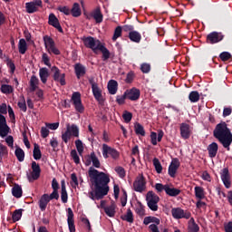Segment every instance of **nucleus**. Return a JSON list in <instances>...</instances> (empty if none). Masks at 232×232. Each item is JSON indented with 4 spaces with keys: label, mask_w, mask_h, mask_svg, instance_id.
Here are the masks:
<instances>
[{
    "label": "nucleus",
    "mask_w": 232,
    "mask_h": 232,
    "mask_svg": "<svg viewBox=\"0 0 232 232\" xmlns=\"http://www.w3.org/2000/svg\"><path fill=\"white\" fill-rule=\"evenodd\" d=\"M90 183L93 186L94 190L88 193L91 200H102L110 191V175L90 167L88 170Z\"/></svg>",
    "instance_id": "1"
},
{
    "label": "nucleus",
    "mask_w": 232,
    "mask_h": 232,
    "mask_svg": "<svg viewBox=\"0 0 232 232\" xmlns=\"http://www.w3.org/2000/svg\"><path fill=\"white\" fill-rule=\"evenodd\" d=\"M213 136L222 144L223 148L229 151V147L232 143V133L231 130L227 127V123L221 121L217 124L213 130Z\"/></svg>",
    "instance_id": "2"
},
{
    "label": "nucleus",
    "mask_w": 232,
    "mask_h": 232,
    "mask_svg": "<svg viewBox=\"0 0 232 232\" xmlns=\"http://www.w3.org/2000/svg\"><path fill=\"white\" fill-rule=\"evenodd\" d=\"M147 206L151 211H159V202L160 198L153 191H149L146 195Z\"/></svg>",
    "instance_id": "3"
},
{
    "label": "nucleus",
    "mask_w": 232,
    "mask_h": 232,
    "mask_svg": "<svg viewBox=\"0 0 232 232\" xmlns=\"http://www.w3.org/2000/svg\"><path fill=\"white\" fill-rule=\"evenodd\" d=\"M102 153L103 159H110V157H111L113 160H117L121 157V153L119 152V150H117L112 147H110L106 143L102 144Z\"/></svg>",
    "instance_id": "4"
},
{
    "label": "nucleus",
    "mask_w": 232,
    "mask_h": 232,
    "mask_svg": "<svg viewBox=\"0 0 232 232\" xmlns=\"http://www.w3.org/2000/svg\"><path fill=\"white\" fill-rule=\"evenodd\" d=\"M71 101L74 106V109L78 113H84V105H82V100L81 99V92H75L72 93Z\"/></svg>",
    "instance_id": "5"
},
{
    "label": "nucleus",
    "mask_w": 232,
    "mask_h": 232,
    "mask_svg": "<svg viewBox=\"0 0 232 232\" xmlns=\"http://www.w3.org/2000/svg\"><path fill=\"white\" fill-rule=\"evenodd\" d=\"M83 44L86 48H90L92 50L93 53H97V50L99 49V43L101 41L95 40L92 36H87L82 38Z\"/></svg>",
    "instance_id": "6"
},
{
    "label": "nucleus",
    "mask_w": 232,
    "mask_h": 232,
    "mask_svg": "<svg viewBox=\"0 0 232 232\" xmlns=\"http://www.w3.org/2000/svg\"><path fill=\"white\" fill-rule=\"evenodd\" d=\"M224 34L214 31L207 35L206 43L208 44H217L218 43L224 41Z\"/></svg>",
    "instance_id": "7"
},
{
    "label": "nucleus",
    "mask_w": 232,
    "mask_h": 232,
    "mask_svg": "<svg viewBox=\"0 0 232 232\" xmlns=\"http://www.w3.org/2000/svg\"><path fill=\"white\" fill-rule=\"evenodd\" d=\"M31 168L33 171L31 172V175L27 173V179L29 182H34V180H38L41 177V166H39L37 162L33 161Z\"/></svg>",
    "instance_id": "8"
},
{
    "label": "nucleus",
    "mask_w": 232,
    "mask_h": 232,
    "mask_svg": "<svg viewBox=\"0 0 232 232\" xmlns=\"http://www.w3.org/2000/svg\"><path fill=\"white\" fill-rule=\"evenodd\" d=\"M171 215L173 218L179 220L180 218H186L187 220L191 218V212L184 211V209L180 208H174L171 209Z\"/></svg>",
    "instance_id": "9"
},
{
    "label": "nucleus",
    "mask_w": 232,
    "mask_h": 232,
    "mask_svg": "<svg viewBox=\"0 0 232 232\" xmlns=\"http://www.w3.org/2000/svg\"><path fill=\"white\" fill-rule=\"evenodd\" d=\"M51 71L53 72V78L55 82H60L61 86L66 85V74L61 73V70L57 68V66H53Z\"/></svg>",
    "instance_id": "10"
},
{
    "label": "nucleus",
    "mask_w": 232,
    "mask_h": 232,
    "mask_svg": "<svg viewBox=\"0 0 232 232\" xmlns=\"http://www.w3.org/2000/svg\"><path fill=\"white\" fill-rule=\"evenodd\" d=\"M133 188L134 191L138 193H142L146 189V179L144 175H140L136 178L135 181L133 182Z\"/></svg>",
    "instance_id": "11"
},
{
    "label": "nucleus",
    "mask_w": 232,
    "mask_h": 232,
    "mask_svg": "<svg viewBox=\"0 0 232 232\" xmlns=\"http://www.w3.org/2000/svg\"><path fill=\"white\" fill-rule=\"evenodd\" d=\"M86 19H88L89 21L90 19H94L95 23H97L98 24H101V23L104 21V15L101 11V7L100 6L96 7L92 12L90 13V14L86 16Z\"/></svg>",
    "instance_id": "12"
},
{
    "label": "nucleus",
    "mask_w": 232,
    "mask_h": 232,
    "mask_svg": "<svg viewBox=\"0 0 232 232\" xmlns=\"http://www.w3.org/2000/svg\"><path fill=\"white\" fill-rule=\"evenodd\" d=\"M179 168H180V161L179 160V159H172L168 170V173L169 177H171V179H175Z\"/></svg>",
    "instance_id": "13"
},
{
    "label": "nucleus",
    "mask_w": 232,
    "mask_h": 232,
    "mask_svg": "<svg viewBox=\"0 0 232 232\" xmlns=\"http://www.w3.org/2000/svg\"><path fill=\"white\" fill-rule=\"evenodd\" d=\"M179 131L180 137L181 139H184V140H188V139L191 137V126L186 122L180 123Z\"/></svg>",
    "instance_id": "14"
},
{
    "label": "nucleus",
    "mask_w": 232,
    "mask_h": 232,
    "mask_svg": "<svg viewBox=\"0 0 232 232\" xmlns=\"http://www.w3.org/2000/svg\"><path fill=\"white\" fill-rule=\"evenodd\" d=\"M125 95L129 101H139L140 99V90L133 87L125 91Z\"/></svg>",
    "instance_id": "15"
},
{
    "label": "nucleus",
    "mask_w": 232,
    "mask_h": 232,
    "mask_svg": "<svg viewBox=\"0 0 232 232\" xmlns=\"http://www.w3.org/2000/svg\"><path fill=\"white\" fill-rule=\"evenodd\" d=\"M221 180L227 189H229V188H231V176L229 175V169L224 168L222 169Z\"/></svg>",
    "instance_id": "16"
},
{
    "label": "nucleus",
    "mask_w": 232,
    "mask_h": 232,
    "mask_svg": "<svg viewBox=\"0 0 232 232\" xmlns=\"http://www.w3.org/2000/svg\"><path fill=\"white\" fill-rule=\"evenodd\" d=\"M73 210L72 208L67 209V224L70 232H75V220L73 219Z\"/></svg>",
    "instance_id": "17"
},
{
    "label": "nucleus",
    "mask_w": 232,
    "mask_h": 232,
    "mask_svg": "<svg viewBox=\"0 0 232 232\" xmlns=\"http://www.w3.org/2000/svg\"><path fill=\"white\" fill-rule=\"evenodd\" d=\"M48 24L51 26H53V28H56L60 34H63V27L61 26V24L59 23V19H57V16H55L53 14H49V21Z\"/></svg>",
    "instance_id": "18"
},
{
    "label": "nucleus",
    "mask_w": 232,
    "mask_h": 232,
    "mask_svg": "<svg viewBox=\"0 0 232 232\" xmlns=\"http://www.w3.org/2000/svg\"><path fill=\"white\" fill-rule=\"evenodd\" d=\"M92 95L101 106L104 105V98H102V91L99 88V85L92 87Z\"/></svg>",
    "instance_id": "19"
},
{
    "label": "nucleus",
    "mask_w": 232,
    "mask_h": 232,
    "mask_svg": "<svg viewBox=\"0 0 232 232\" xmlns=\"http://www.w3.org/2000/svg\"><path fill=\"white\" fill-rule=\"evenodd\" d=\"M98 50L102 53V61H108L110 59V56L111 55V53H110V50L102 44V43L98 42Z\"/></svg>",
    "instance_id": "20"
},
{
    "label": "nucleus",
    "mask_w": 232,
    "mask_h": 232,
    "mask_svg": "<svg viewBox=\"0 0 232 232\" xmlns=\"http://www.w3.org/2000/svg\"><path fill=\"white\" fill-rule=\"evenodd\" d=\"M74 72L77 79H81L86 75V66L82 65V63H76L74 65Z\"/></svg>",
    "instance_id": "21"
},
{
    "label": "nucleus",
    "mask_w": 232,
    "mask_h": 232,
    "mask_svg": "<svg viewBox=\"0 0 232 232\" xmlns=\"http://www.w3.org/2000/svg\"><path fill=\"white\" fill-rule=\"evenodd\" d=\"M50 203V199L48 198V194H44L40 198L38 201V206L41 211H46V208L48 204Z\"/></svg>",
    "instance_id": "22"
},
{
    "label": "nucleus",
    "mask_w": 232,
    "mask_h": 232,
    "mask_svg": "<svg viewBox=\"0 0 232 232\" xmlns=\"http://www.w3.org/2000/svg\"><path fill=\"white\" fill-rule=\"evenodd\" d=\"M208 157L210 159H215L217 153H218V144L217 142H212L208 146Z\"/></svg>",
    "instance_id": "23"
},
{
    "label": "nucleus",
    "mask_w": 232,
    "mask_h": 232,
    "mask_svg": "<svg viewBox=\"0 0 232 232\" xmlns=\"http://www.w3.org/2000/svg\"><path fill=\"white\" fill-rule=\"evenodd\" d=\"M115 209H117V205L115 204V201H111L110 206L104 208L105 215L110 218L115 217Z\"/></svg>",
    "instance_id": "24"
},
{
    "label": "nucleus",
    "mask_w": 232,
    "mask_h": 232,
    "mask_svg": "<svg viewBox=\"0 0 232 232\" xmlns=\"http://www.w3.org/2000/svg\"><path fill=\"white\" fill-rule=\"evenodd\" d=\"M61 198L63 204L68 202V191H66V181H64V179L61 181Z\"/></svg>",
    "instance_id": "25"
},
{
    "label": "nucleus",
    "mask_w": 232,
    "mask_h": 232,
    "mask_svg": "<svg viewBox=\"0 0 232 232\" xmlns=\"http://www.w3.org/2000/svg\"><path fill=\"white\" fill-rule=\"evenodd\" d=\"M39 76L43 84H46V82H48V78L50 77V72L48 71V68H41L39 70Z\"/></svg>",
    "instance_id": "26"
},
{
    "label": "nucleus",
    "mask_w": 232,
    "mask_h": 232,
    "mask_svg": "<svg viewBox=\"0 0 232 232\" xmlns=\"http://www.w3.org/2000/svg\"><path fill=\"white\" fill-rule=\"evenodd\" d=\"M129 39L131 43L139 44L142 40V35L138 31H131L129 33Z\"/></svg>",
    "instance_id": "27"
},
{
    "label": "nucleus",
    "mask_w": 232,
    "mask_h": 232,
    "mask_svg": "<svg viewBox=\"0 0 232 232\" xmlns=\"http://www.w3.org/2000/svg\"><path fill=\"white\" fill-rule=\"evenodd\" d=\"M107 88H108L109 93L111 95H115V93H117V90L119 88V83L115 80H111L108 82Z\"/></svg>",
    "instance_id": "28"
},
{
    "label": "nucleus",
    "mask_w": 232,
    "mask_h": 232,
    "mask_svg": "<svg viewBox=\"0 0 232 232\" xmlns=\"http://www.w3.org/2000/svg\"><path fill=\"white\" fill-rule=\"evenodd\" d=\"M29 84H30V92L31 93H34V92H35V90H38L39 89V78H37V76L35 75H33L30 79V82H29Z\"/></svg>",
    "instance_id": "29"
},
{
    "label": "nucleus",
    "mask_w": 232,
    "mask_h": 232,
    "mask_svg": "<svg viewBox=\"0 0 232 232\" xmlns=\"http://www.w3.org/2000/svg\"><path fill=\"white\" fill-rule=\"evenodd\" d=\"M200 231V227L195 222V218H191L188 223V232H198Z\"/></svg>",
    "instance_id": "30"
},
{
    "label": "nucleus",
    "mask_w": 232,
    "mask_h": 232,
    "mask_svg": "<svg viewBox=\"0 0 232 232\" xmlns=\"http://www.w3.org/2000/svg\"><path fill=\"white\" fill-rule=\"evenodd\" d=\"M25 10L27 14H35V12H39V5L33 2H27L25 3Z\"/></svg>",
    "instance_id": "31"
},
{
    "label": "nucleus",
    "mask_w": 232,
    "mask_h": 232,
    "mask_svg": "<svg viewBox=\"0 0 232 232\" xmlns=\"http://www.w3.org/2000/svg\"><path fill=\"white\" fill-rule=\"evenodd\" d=\"M12 195L15 198H21L23 197V188L19 184H14L12 188Z\"/></svg>",
    "instance_id": "32"
},
{
    "label": "nucleus",
    "mask_w": 232,
    "mask_h": 232,
    "mask_svg": "<svg viewBox=\"0 0 232 232\" xmlns=\"http://www.w3.org/2000/svg\"><path fill=\"white\" fill-rule=\"evenodd\" d=\"M165 193L169 195V197H179V195H180V189L169 188V185H166Z\"/></svg>",
    "instance_id": "33"
},
{
    "label": "nucleus",
    "mask_w": 232,
    "mask_h": 232,
    "mask_svg": "<svg viewBox=\"0 0 232 232\" xmlns=\"http://www.w3.org/2000/svg\"><path fill=\"white\" fill-rule=\"evenodd\" d=\"M18 50H19V53H21L22 55H24L26 53V51L28 50L26 40H24V38L19 40Z\"/></svg>",
    "instance_id": "34"
},
{
    "label": "nucleus",
    "mask_w": 232,
    "mask_h": 232,
    "mask_svg": "<svg viewBox=\"0 0 232 232\" xmlns=\"http://www.w3.org/2000/svg\"><path fill=\"white\" fill-rule=\"evenodd\" d=\"M69 130V133L72 137L79 138V127L75 124L70 125V123L67 124V129Z\"/></svg>",
    "instance_id": "35"
},
{
    "label": "nucleus",
    "mask_w": 232,
    "mask_h": 232,
    "mask_svg": "<svg viewBox=\"0 0 232 232\" xmlns=\"http://www.w3.org/2000/svg\"><path fill=\"white\" fill-rule=\"evenodd\" d=\"M134 211H135V213H137L139 215V217H144V215H146V210L144 209V205H142V202H140V201H137Z\"/></svg>",
    "instance_id": "36"
},
{
    "label": "nucleus",
    "mask_w": 232,
    "mask_h": 232,
    "mask_svg": "<svg viewBox=\"0 0 232 232\" xmlns=\"http://www.w3.org/2000/svg\"><path fill=\"white\" fill-rule=\"evenodd\" d=\"M71 14L72 15V17H81V5H79V3H74L72 5V8L71 10Z\"/></svg>",
    "instance_id": "37"
},
{
    "label": "nucleus",
    "mask_w": 232,
    "mask_h": 232,
    "mask_svg": "<svg viewBox=\"0 0 232 232\" xmlns=\"http://www.w3.org/2000/svg\"><path fill=\"white\" fill-rule=\"evenodd\" d=\"M134 131H135L136 135H141V137L146 136V130H144V126H142L139 122H136L134 124Z\"/></svg>",
    "instance_id": "38"
},
{
    "label": "nucleus",
    "mask_w": 232,
    "mask_h": 232,
    "mask_svg": "<svg viewBox=\"0 0 232 232\" xmlns=\"http://www.w3.org/2000/svg\"><path fill=\"white\" fill-rule=\"evenodd\" d=\"M33 157L34 160H41V158L43 157V154L41 153V149L39 148V145L37 143H34Z\"/></svg>",
    "instance_id": "39"
},
{
    "label": "nucleus",
    "mask_w": 232,
    "mask_h": 232,
    "mask_svg": "<svg viewBox=\"0 0 232 232\" xmlns=\"http://www.w3.org/2000/svg\"><path fill=\"white\" fill-rule=\"evenodd\" d=\"M121 220H125L126 222H129L130 224H133V212L130 208L127 209V214L125 216H121Z\"/></svg>",
    "instance_id": "40"
},
{
    "label": "nucleus",
    "mask_w": 232,
    "mask_h": 232,
    "mask_svg": "<svg viewBox=\"0 0 232 232\" xmlns=\"http://www.w3.org/2000/svg\"><path fill=\"white\" fill-rule=\"evenodd\" d=\"M190 102H198L200 101V94L197 91L190 92L188 95Z\"/></svg>",
    "instance_id": "41"
},
{
    "label": "nucleus",
    "mask_w": 232,
    "mask_h": 232,
    "mask_svg": "<svg viewBox=\"0 0 232 232\" xmlns=\"http://www.w3.org/2000/svg\"><path fill=\"white\" fill-rule=\"evenodd\" d=\"M194 191L196 198H198L199 200H202V198L206 197L202 187H195Z\"/></svg>",
    "instance_id": "42"
},
{
    "label": "nucleus",
    "mask_w": 232,
    "mask_h": 232,
    "mask_svg": "<svg viewBox=\"0 0 232 232\" xmlns=\"http://www.w3.org/2000/svg\"><path fill=\"white\" fill-rule=\"evenodd\" d=\"M14 155L19 162H23L24 160V150L21 148H16L14 151Z\"/></svg>",
    "instance_id": "43"
},
{
    "label": "nucleus",
    "mask_w": 232,
    "mask_h": 232,
    "mask_svg": "<svg viewBox=\"0 0 232 232\" xmlns=\"http://www.w3.org/2000/svg\"><path fill=\"white\" fill-rule=\"evenodd\" d=\"M44 43L45 44V48H52L53 46H55V42L48 35L44 36Z\"/></svg>",
    "instance_id": "44"
},
{
    "label": "nucleus",
    "mask_w": 232,
    "mask_h": 232,
    "mask_svg": "<svg viewBox=\"0 0 232 232\" xmlns=\"http://www.w3.org/2000/svg\"><path fill=\"white\" fill-rule=\"evenodd\" d=\"M23 217V209H16L13 212L12 219L14 222H19Z\"/></svg>",
    "instance_id": "45"
},
{
    "label": "nucleus",
    "mask_w": 232,
    "mask_h": 232,
    "mask_svg": "<svg viewBox=\"0 0 232 232\" xmlns=\"http://www.w3.org/2000/svg\"><path fill=\"white\" fill-rule=\"evenodd\" d=\"M17 106L21 110V111L26 113V110H28V108L26 107V100L24 99V96L21 97V100L18 102Z\"/></svg>",
    "instance_id": "46"
},
{
    "label": "nucleus",
    "mask_w": 232,
    "mask_h": 232,
    "mask_svg": "<svg viewBox=\"0 0 232 232\" xmlns=\"http://www.w3.org/2000/svg\"><path fill=\"white\" fill-rule=\"evenodd\" d=\"M91 159H92V166L94 168H101V161L99 160V158H97V155L95 154L94 151L92 152V156H91Z\"/></svg>",
    "instance_id": "47"
},
{
    "label": "nucleus",
    "mask_w": 232,
    "mask_h": 232,
    "mask_svg": "<svg viewBox=\"0 0 232 232\" xmlns=\"http://www.w3.org/2000/svg\"><path fill=\"white\" fill-rule=\"evenodd\" d=\"M152 162H153V166L156 169V172L159 174L162 173V164H160V160H159V159H157V158H154Z\"/></svg>",
    "instance_id": "48"
},
{
    "label": "nucleus",
    "mask_w": 232,
    "mask_h": 232,
    "mask_svg": "<svg viewBox=\"0 0 232 232\" xmlns=\"http://www.w3.org/2000/svg\"><path fill=\"white\" fill-rule=\"evenodd\" d=\"M1 92L2 93H5L6 95L14 93V87H12V85L3 84L1 86Z\"/></svg>",
    "instance_id": "49"
},
{
    "label": "nucleus",
    "mask_w": 232,
    "mask_h": 232,
    "mask_svg": "<svg viewBox=\"0 0 232 232\" xmlns=\"http://www.w3.org/2000/svg\"><path fill=\"white\" fill-rule=\"evenodd\" d=\"M121 35H122V26L119 25L114 30L112 41L114 42L117 41V39H119V37H121Z\"/></svg>",
    "instance_id": "50"
},
{
    "label": "nucleus",
    "mask_w": 232,
    "mask_h": 232,
    "mask_svg": "<svg viewBox=\"0 0 232 232\" xmlns=\"http://www.w3.org/2000/svg\"><path fill=\"white\" fill-rule=\"evenodd\" d=\"M122 119H123L124 122H126L127 124L131 122V119H133V113H131L128 111H124L123 114H122Z\"/></svg>",
    "instance_id": "51"
},
{
    "label": "nucleus",
    "mask_w": 232,
    "mask_h": 232,
    "mask_svg": "<svg viewBox=\"0 0 232 232\" xmlns=\"http://www.w3.org/2000/svg\"><path fill=\"white\" fill-rule=\"evenodd\" d=\"M10 131V127L8 125H0V137L4 139V137H6Z\"/></svg>",
    "instance_id": "52"
},
{
    "label": "nucleus",
    "mask_w": 232,
    "mask_h": 232,
    "mask_svg": "<svg viewBox=\"0 0 232 232\" xmlns=\"http://www.w3.org/2000/svg\"><path fill=\"white\" fill-rule=\"evenodd\" d=\"M75 146L79 155H82V152L84 151V145H82V140H76Z\"/></svg>",
    "instance_id": "53"
},
{
    "label": "nucleus",
    "mask_w": 232,
    "mask_h": 232,
    "mask_svg": "<svg viewBox=\"0 0 232 232\" xmlns=\"http://www.w3.org/2000/svg\"><path fill=\"white\" fill-rule=\"evenodd\" d=\"M140 71L142 73H150V72H151V65L150 63H143L140 64Z\"/></svg>",
    "instance_id": "54"
},
{
    "label": "nucleus",
    "mask_w": 232,
    "mask_h": 232,
    "mask_svg": "<svg viewBox=\"0 0 232 232\" xmlns=\"http://www.w3.org/2000/svg\"><path fill=\"white\" fill-rule=\"evenodd\" d=\"M232 55L229 53V52H223L219 54V59L223 61V63H226L227 61H229L231 59Z\"/></svg>",
    "instance_id": "55"
},
{
    "label": "nucleus",
    "mask_w": 232,
    "mask_h": 232,
    "mask_svg": "<svg viewBox=\"0 0 232 232\" xmlns=\"http://www.w3.org/2000/svg\"><path fill=\"white\" fill-rule=\"evenodd\" d=\"M126 99H128V98H127V96H126V92H124L123 95H118V96L116 97V102H117L120 106H121L122 104H124V103L126 102Z\"/></svg>",
    "instance_id": "56"
},
{
    "label": "nucleus",
    "mask_w": 232,
    "mask_h": 232,
    "mask_svg": "<svg viewBox=\"0 0 232 232\" xmlns=\"http://www.w3.org/2000/svg\"><path fill=\"white\" fill-rule=\"evenodd\" d=\"M71 157L75 164H80L81 159L79 158V154H77V150H72L71 151Z\"/></svg>",
    "instance_id": "57"
},
{
    "label": "nucleus",
    "mask_w": 232,
    "mask_h": 232,
    "mask_svg": "<svg viewBox=\"0 0 232 232\" xmlns=\"http://www.w3.org/2000/svg\"><path fill=\"white\" fill-rule=\"evenodd\" d=\"M72 139V136L70 134V130H66L65 132L62 134V140L65 144H68V141Z\"/></svg>",
    "instance_id": "58"
},
{
    "label": "nucleus",
    "mask_w": 232,
    "mask_h": 232,
    "mask_svg": "<svg viewBox=\"0 0 232 232\" xmlns=\"http://www.w3.org/2000/svg\"><path fill=\"white\" fill-rule=\"evenodd\" d=\"M115 171H116V173H118V175L121 179H124V177H126V170L124 169V168L116 167Z\"/></svg>",
    "instance_id": "59"
},
{
    "label": "nucleus",
    "mask_w": 232,
    "mask_h": 232,
    "mask_svg": "<svg viewBox=\"0 0 232 232\" xmlns=\"http://www.w3.org/2000/svg\"><path fill=\"white\" fill-rule=\"evenodd\" d=\"M42 61L45 66H48L49 68L52 66V63H50V57H48V54L46 53H44L42 55Z\"/></svg>",
    "instance_id": "60"
},
{
    "label": "nucleus",
    "mask_w": 232,
    "mask_h": 232,
    "mask_svg": "<svg viewBox=\"0 0 232 232\" xmlns=\"http://www.w3.org/2000/svg\"><path fill=\"white\" fill-rule=\"evenodd\" d=\"M49 200H59V190H53V192L48 195Z\"/></svg>",
    "instance_id": "61"
},
{
    "label": "nucleus",
    "mask_w": 232,
    "mask_h": 232,
    "mask_svg": "<svg viewBox=\"0 0 232 232\" xmlns=\"http://www.w3.org/2000/svg\"><path fill=\"white\" fill-rule=\"evenodd\" d=\"M59 12H62V14H64L65 15H70L72 14V11L68 6H62L58 7Z\"/></svg>",
    "instance_id": "62"
},
{
    "label": "nucleus",
    "mask_w": 232,
    "mask_h": 232,
    "mask_svg": "<svg viewBox=\"0 0 232 232\" xmlns=\"http://www.w3.org/2000/svg\"><path fill=\"white\" fill-rule=\"evenodd\" d=\"M41 135H42L43 139H46V137H48V135H50V130H48V128H46V127H42L41 128Z\"/></svg>",
    "instance_id": "63"
},
{
    "label": "nucleus",
    "mask_w": 232,
    "mask_h": 232,
    "mask_svg": "<svg viewBox=\"0 0 232 232\" xmlns=\"http://www.w3.org/2000/svg\"><path fill=\"white\" fill-rule=\"evenodd\" d=\"M225 232H232V221L224 225Z\"/></svg>",
    "instance_id": "64"
}]
</instances>
